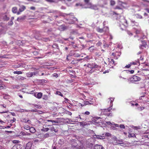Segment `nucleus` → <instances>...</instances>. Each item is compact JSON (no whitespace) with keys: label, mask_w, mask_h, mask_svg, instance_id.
<instances>
[{"label":"nucleus","mask_w":149,"mask_h":149,"mask_svg":"<svg viewBox=\"0 0 149 149\" xmlns=\"http://www.w3.org/2000/svg\"><path fill=\"white\" fill-rule=\"evenodd\" d=\"M72 14V13H70L69 14L63 13L61 14V15L64 17L69 16L70 18L68 19H67V22L66 23L69 24H73L76 23V22L77 21V19L75 17H74Z\"/></svg>","instance_id":"1"},{"label":"nucleus","mask_w":149,"mask_h":149,"mask_svg":"<svg viewBox=\"0 0 149 149\" xmlns=\"http://www.w3.org/2000/svg\"><path fill=\"white\" fill-rule=\"evenodd\" d=\"M112 107V104L111 106H110L107 109H102L101 113L102 114L108 116H112V114L111 113H110V111L111 110Z\"/></svg>","instance_id":"2"},{"label":"nucleus","mask_w":149,"mask_h":149,"mask_svg":"<svg viewBox=\"0 0 149 149\" xmlns=\"http://www.w3.org/2000/svg\"><path fill=\"white\" fill-rule=\"evenodd\" d=\"M84 66H86L88 67L91 68L92 69L93 68H100V66L99 65H97L95 63L89 64L87 65H85Z\"/></svg>","instance_id":"3"},{"label":"nucleus","mask_w":149,"mask_h":149,"mask_svg":"<svg viewBox=\"0 0 149 149\" xmlns=\"http://www.w3.org/2000/svg\"><path fill=\"white\" fill-rule=\"evenodd\" d=\"M120 26H123L125 27H126L127 25V20L123 17V18L121 19L120 21Z\"/></svg>","instance_id":"4"},{"label":"nucleus","mask_w":149,"mask_h":149,"mask_svg":"<svg viewBox=\"0 0 149 149\" xmlns=\"http://www.w3.org/2000/svg\"><path fill=\"white\" fill-rule=\"evenodd\" d=\"M140 45L139 48L140 49H143L144 48L146 47L147 43L145 40H142L141 41V43H140Z\"/></svg>","instance_id":"5"},{"label":"nucleus","mask_w":149,"mask_h":149,"mask_svg":"<svg viewBox=\"0 0 149 149\" xmlns=\"http://www.w3.org/2000/svg\"><path fill=\"white\" fill-rule=\"evenodd\" d=\"M19 11L17 13V15H19L24 10L26 9V7L24 5H21L19 6Z\"/></svg>","instance_id":"6"},{"label":"nucleus","mask_w":149,"mask_h":149,"mask_svg":"<svg viewBox=\"0 0 149 149\" xmlns=\"http://www.w3.org/2000/svg\"><path fill=\"white\" fill-rule=\"evenodd\" d=\"M12 149H24V147L22 145L17 144L14 146Z\"/></svg>","instance_id":"7"},{"label":"nucleus","mask_w":149,"mask_h":149,"mask_svg":"<svg viewBox=\"0 0 149 149\" xmlns=\"http://www.w3.org/2000/svg\"><path fill=\"white\" fill-rule=\"evenodd\" d=\"M118 139L115 136H113L111 137V141L112 144L113 145H116L117 144Z\"/></svg>","instance_id":"8"},{"label":"nucleus","mask_w":149,"mask_h":149,"mask_svg":"<svg viewBox=\"0 0 149 149\" xmlns=\"http://www.w3.org/2000/svg\"><path fill=\"white\" fill-rule=\"evenodd\" d=\"M140 78L135 75L133 76L130 78L131 81H138L140 80Z\"/></svg>","instance_id":"9"},{"label":"nucleus","mask_w":149,"mask_h":149,"mask_svg":"<svg viewBox=\"0 0 149 149\" xmlns=\"http://www.w3.org/2000/svg\"><path fill=\"white\" fill-rule=\"evenodd\" d=\"M42 93L36 92L34 93V95L35 97L38 99H40L42 97Z\"/></svg>","instance_id":"10"},{"label":"nucleus","mask_w":149,"mask_h":149,"mask_svg":"<svg viewBox=\"0 0 149 149\" xmlns=\"http://www.w3.org/2000/svg\"><path fill=\"white\" fill-rule=\"evenodd\" d=\"M36 74V72H29L26 73V76L28 77H31L33 75H35Z\"/></svg>","instance_id":"11"},{"label":"nucleus","mask_w":149,"mask_h":149,"mask_svg":"<svg viewBox=\"0 0 149 149\" xmlns=\"http://www.w3.org/2000/svg\"><path fill=\"white\" fill-rule=\"evenodd\" d=\"M94 149H104V148L101 145L96 144L94 146Z\"/></svg>","instance_id":"12"},{"label":"nucleus","mask_w":149,"mask_h":149,"mask_svg":"<svg viewBox=\"0 0 149 149\" xmlns=\"http://www.w3.org/2000/svg\"><path fill=\"white\" fill-rule=\"evenodd\" d=\"M118 4L120 6L122 9L125 8V6L126 5V4L125 3L120 1L118 2Z\"/></svg>","instance_id":"13"},{"label":"nucleus","mask_w":149,"mask_h":149,"mask_svg":"<svg viewBox=\"0 0 149 149\" xmlns=\"http://www.w3.org/2000/svg\"><path fill=\"white\" fill-rule=\"evenodd\" d=\"M32 146V143L31 142H28L26 145L25 149H31Z\"/></svg>","instance_id":"14"},{"label":"nucleus","mask_w":149,"mask_h":149,"mask_svg":"<svg viewBox=\"0 0 149 149\" xmlns=\"http://www.w3.org/2000/svg\"><path fill=\"white\" fill-rule=\"evenodd\" d=\"M104 134H103L102 136L95 135V138L98 139H105V136H104Z\"/></svg>","instance_id":"15"},{"label":"nucleus","mask_w":149,"mask_h":149,"mask_svg":"<svg viewBox=\"0 0 149 149\" xmlns=\"http://www.w3.org/2000/svg\"><path fill=\"white\" fill-rule=\"evenodd\" d=\"M21 121L22 122H24L26 123L27 122H28L30 123L31 122L30 120L29 119H26L25 118H22L21 120Z\"/></svg>","instance_id":"16"},{"label":"nucleus","mask_w":149,"mask_h":149,"mask_svg":"<svg viewBox=\"0 0 149 149\" xmlns=\"http://www.w3.org/2000/svg\"><path fill=\"white\" fill-rule=\"evenodd\" d=\"M96 30L97 32L100 33L104 32V30L103 29H100L98 27L97 28Z\"/></svg>","instance_id":"17"},{"label":"nucleus","mask_w":149,"mask_h":149,"mask_svg":"<svg viewBox=\"0 0 149 149\" xmlns=\"http://www.w3.org/2000/svg\"><path fill=\"white\" fill-rule=\"evenodd\" d=\"M90 8L93 9L95 10H97L98 9V7L96 5H92L90 7Z\"/></svg>","instance_id":"18"},{"label":"nucleus","mask_w":149,"mask_h":149,"mask_svg":"<svg viewBox=\"0 0 149 149\" xmlns=\"http://www.w3.org/2000/svg\"><path fill=\"white\" fill-rule=\"evenodd\" d=\"M17 9L16 7H13L12 9V12L14 13H17Z\"/></svg>","instance_id":"19"},{"label":"nucleus","mask_w":149,"mask_h":149,"mask_svg":"<svg viewBox=\"0 0 149 149\" xmlns=\"http://www.w3.org/2000/svg\"><path fill=\"white\" fill-rule=\"evenodd\" d=\"M130 64L131 65H140V62H139L138 61H136L135 62H132L130 63Z\"/></svg>","instance_id":"20"},{"label":"nucleus","mask_w":149,"mask_h":149,"mask_svg":"<svg viewBox=\"0 0 149 149\" xmlns=\"http://www.w3.org/2000/svg\"><path fill=\"white\" fill-rule=\"evenodd\" d=\"M25 16L20 17H18L17 19V20L18 21H21V20L24 19Z\"/></svg>","instance_id":"21"},{"label":"nucleus","mask_w":149,"mask_h":149,"mask_svg":"<svg viewBox=\"0 0 149 149\" xmlns=\"http://www.w3.org/2000/svg\"><path fill=\"white\" fill-rule=\"evenodd\" d=\"M29 130L30 132L32 133H34L36 131L35 129L33 127H30Z\"/></svg>","instance_id":"22"},{"label":"nucleus","mask_w":149,"mask_h":149,"mask_svg":"<svg viewBox=\"0 0 149 149\" xmlns=\"http://www.w3.org/2000/svg\"><path fill=\"white\" fill-rule=\"evenodd\" d=\"M108 59L109 60V62L110 64H114V65L116 64L115 63L113 59H109V58H108Z\"/></svg>","instance_id":"23"},{"label":"nucleus","mask_w":149,"mask_h":149,"mask_svg":"<svg viewBox=\"0 0 149 149\" xmlns=\"http://www.w3.org/2000/svg\"><path fill=\"white\" fill-rule=\"evenodd\" d=\"M135 16H136V17L138 19H142L143 17L141 15H140L137 14H136L135 15Z\"/></svg>","instance_id":"24"},{"label":"nucleus","mask_w":149,"mask_h":149,"mask_svg":"<svg viewBox=\"0 0 149 149\" xmlns=\"http://www.w3.org/2000/svg\"><path fill=\"white\" fill-rule=\"evenodd\" d=\"M103 29L104 30V32H108L109 31V28L107 26L104 27Z\"/></svg>","instance_id":"25"},{"label":"nucleus","mask_w":149,"mask_h":149,"mask_svg":"<svg viewBox=\"0 0 149 149\" xmlns=\"http://www.w3.org/2000/svg\"><path fill=\"white\" fill-rule=\"evenodd\" d=\"M128 137L129 138L130 137H136V135H135V134H131V133H129V135H128Z\"/></svg>","instance_id":"26"},{"label":"nucleus","mask_w":149,"mask_h":149,"mask_svg":"<svg viewBox=\"0 0 149 149\" xmlns=\"http://www.w3.org/2000/svg\"><path fill=\"white\" fill-rule=\"evenodd\" d=\"M91 58V57L89 56H87L86 57L84 58V61H88V60Z\"/></svg>","instance_id":"27"},{"label":"nucleus","mask_w":149,"mask_h":149,"mask_svg":"<svg viewBox=\"0 0 149 149\" xmlns=\"http://www.w3.org/2000/svg\"><path fill=\"white\" fill-rule=\"evenodd\" d=\"M111 134L107 132L105 134H104V136H105H105L107 137H110L111 136Z\"/></svg>","instance_id":"28"},{"label":"nucleus","mask_w":149,"mask_h":149,"mask_svg":"<svg viewBox=\"0 0 149 149\" xmlns=\"http://www.w3.org/2000/svg\"><path fill=\"white\" fill-rule=\"evenodd\" d=\"M117 144H123V140L122 139H118Z\"/></svg>","instance_id":"29"},{"label":"nucleus","mask_w":149,"mask_h":149,"mask_svg":"<svg viewBox=\"0 0 149 149\" xmlns=\"http://www.w3.org/2000/svg\"><path fill=\"white\" fill-rule=\"evenodd\" d=\"M13 73L15 74H22V72L20 71H15L13 72Z\"/></svg>","instance_id":"30"},{"label":"nucleus","mask_w":149,"mask_h":149,"mask_svg":"<svg viewBox=\"0 0 149 149\" xmlns=\"http://www.w3.org/2000/svg\"><path fill=\"white\" fill-rule=\"evenodd\" d=\"M110 100V106H111V104H113L112 102L113 101L114 98H110L109 99Z\"/></svg>","instance_id":"31"},{"label":"nucleus","mask_w":149,"mask_h":149,"mask_svg":"<svg viewBox=\"0 0 149 149\" xmlns=\"http://www.w3.org/2000/svg\"><path fill=\"white\" fill-rule=\"evenodd\" d=\"M24 129L26 130H29L30 129V127L27 125H24Z\"/></svg>","instance_id":"32"},{"label":"nucleus","mask_w":149,"mask_h":149,"mask_svg":"<svg viewBox=\"0 0 149 149\" xmlns=\"http://www.w3.org/2000/svg\"><path fill=\"white\" fill-rule=\"evenodd\" d=\"M56 95H60L62 97L63 96V95L60 91H56Z\"/></svg>","instance_id":"33"},{"label":"nucleus","mask_w":149,"mask_h":149,"mask_svg":"<svg viewBox=\"0 0 149 149\" xmlns=\"http://www.w3.org/2000/svg\"><path fill=\"white\" fill-rule=\"evenodd\" d=\"M146 93H143L141 94V96L139 98L140 100L142 99V98L144 97L145 96Z\"/></svg>","instance_id":"34"},{"label":"nucleus","mask_w":149,"mask_h":149,"mask_svg":"<svg viewBox=\"0 0 149 149\" xmlns=\"http://www.w3.org/2000/svg\"><path fill=\"white\" fill-rule=\"evenodd\" d=\"M115 9H118L120 10H122L121 8L120 7V6L118 4V6H116V7L114 8Z\"/></svg>","instance_id":"35"},{"label":"nucleus","mask_w":149,"mask_h":149,"mask_svg":"<svg viewBox=\"0 0 149 149\" xmlns=\"http://www.w3.org/2000/svg\"><path fill=\"white\" fill-rule=\"evenodd\" d=\"M110 4L111 6H113L115 4V2L114 1L111 0L110 1Z\"/></svg>","instance_id":"36"},{"label":"nucleus","mask_w":149,"mask_h":149,"mask_svg":"<svg viewBox=\"0 0 149 149\" xmlns=\"http://www.w3.org/2000/svg\"><path fill=\"white\" fill-rule=\"evenodd\" d=\"M131 22L136 26H137L139 25L138 23L137 22H136L134 21H132Z\"/></svg>","instance_id":"37"},{"label":"nucleus","mask_w":149,"mask_h":149,"mask_svg":"<svg viewBox=\"0 0 149 149\" xmlns=\"http://www.w3.org/2000/svg\"><path fill=\"white\" fill-rule=\"evenodd\" d=\"M59 29L60 31H62L64 30L65 28L63 27V26H60Z\"/></svg>","instance_id":"38"},{"label":"nucleus","mask_w":149,"mask_h":149,"mask_svg":"<svg viewBox=\"0 0 149 149\" xmlns=\"http://www.w3.org/2000/svg\"><path fill=\"white\" fill-rule=\"evenodd\" d=\"M19 86H16V85H13L12 86V88H19Z\"/></svg>","instance_id":"39"},{"label":"nucleus","mask_w":149,"mask_h":149,"mask_svg":"<svg viewBox=\"0 0 149 149\" xmlns=\"http://www.w3.org/2000/svg\"><path fill=\"white\" fill-rule=\"evenodd\" d=\"M126 72L127 73L130 72L131 74H133L134 73V70H127Z\"/></svg>","instance_id":"40"},{"label":"nucleus","mask_w":149,"mask_h":149,"mask_svg":"<svg viewBox=\"0 0 149 149\" xmlns=\"http://www.w3.org/2000/svg\"><path fill=\"white\" fill-rule=\"evenodd\" d=\"M90 102H88V101H86L85 102V103L86 104V105L89 104H93V102H92L91 101H90Z\"/></svg>","instance_id":"41"},{"label":"nucleus","mask_w":149,"mask_h":149,"mask_svg":"<svg viewBox=\"0 0 149 149\" xmlns=\"http://www.w3.org/2000/svg\"><path fill=\"white\" fill-rule=\"evenodd\" d=\"M49 133H47L44 135V137L45 138H47L49 137Z\"/></svg>","instance_id":"42"},{"label":"nucleus","mask_w":149,"mask_h":149,"mask_svg":"<svg viewBox=\"0 0 149 149\" xmlns=\"http://www.w3.org/2000/svg\"><path fill=\"white\" fill-rule=\"evenodd\" d=\"M16 120V119L14 118H13V119L12 120H10V122L11 123H13Z\"/></svg>","instance_id":"43"},{"label":"nucleus","mask_w":149,"mask_h":149,"mask_svg":"<svg viewBox=\"0 0 149 149\" xmlns=\"http://www.w3.org/2000/svg\"><path fill=\"white\" fill-rule=\"evenodd\" d=\"M4 85L2 84H0V90L3 89Z\"/></svg>","instance_id":"44"},{"label":"nucleus","mask_w":149,"mask_h":149,"mask_svg":"<svg viewBox=\"0 0 149 149\" xmlns=\"http://www.w3.org/2000/svg\"><path fill=\"white\" fill-rule=\"evenodd\" d=\"M43 99L47 100L48 98V96L47 95H44L43 98Z\"/></svg>","instance_id":"45"},{"label":"nucleus","mask_w":149,"mask_h":149,"mask_svg":"<svg viewBox=\"0 0 149 149\" xmlns=\"http://www.w3.org/2000/svg\"><path fill=\"white\" fill-rule=\"evenodd\" d=\"M9 97L10 96L8 95H5L4 96L3 98L5 99H7L9 98Z\"/></svg>","instance_id":"46"},{"label":"nucleus","mask_w":149,"mask_h":149,"mask_svg":"<svg viewBox=\"0 0 149 149\" xmlns=\"http://www.w3.org/2000/svg\"><path fill=\"white\" fill-rule=\"evenodd\" d=\"M119 127H120L121 128H123V129H125V126H124V125H122V124L120 125L119 126Z\"/></svg>","instance_id":"47"},{"label":"nucleus","mask_w":149,"mask_h":149,"mask_svg":"<svg viewBox=\"0 0 149 149\" xmlns=\"http://www.w3.org/2000/svg\"><path fill=\"white\" fill-rule=\"evenodd\" d=\"M48 3H51L53 2L54 1L53 0H45Z\"/></svg>","instance_id":"48"},{"label":"nucleus","mask_w":149,"mask_h":149,"mask_svg":"<svg viewBox=\"0 0 149 149\" xmlns=\"http://www.w3.org/2000/svg\"><path fill=\"white\" fill-rule=\"evenodd\" d=\"M131 65V64L130 63V64L126 65L125 66V68H129L130 67V66Z\"/></svg>","instance_id":"49"},{"label":"nucleus","mask_w":149,"mask_h":149,"mask_svg":"<svg viewBox=\"0 0 149 149\" xmlns=\"http://www.w3.org/2000/svg\"><path fill=\"white\" fill-rule=\"evenodd\" d=\"M20 112H28L29 111H28V110H24L23 109H21L20 110Z\"/></svg>","instance_id":"50"},{"label":"nucleus","mask_w":149,"mask_h":149,"mask_svg":"<svg viewBox=\"0 0 149 149\" xmlns=\"http://www.w3.org/2000/svg\"><path fill=\"white\" fill-rule=\"evenodd\" d=\"M74 56L76 57H78L80 56V55L79 54H74Z\"/></svg>","instance_id":"51"},{"label":"nucleus","mask_w":149,"mask_h":149,"mask_svg":"<svg viewBox=\"0 0 149 149\" xmlns=\"http://www.w3.org/2000/svg\"><path fill=\"white\" fill-rule=\"evenodd\" d=\"M52 31V29H46L45 30V31H47L48 33H49V32H50Z\"/></svg>","instance_id":"52"},{"label":"nucleus","mask_w":149,"mask_h":149,"mask_svg":"<svg viewBox=\"0 0 149 149\" xmlns=\"http://www.w3.org/2000/svg\"><path fill=\"white\" fill-rule=\"evenodd\" d=\"M43 131L45 132H47L49 130V129L48 128H46L43 129Z\"/></svg>","instance_id":"53"},{"label":"nucleus","mask_w":149,"mask_h":149,"mask_svg":"<svg viewBox=\"0 0 149 149\" xmlns=\"http://www.w3.org/2000/svg\"><path fill=\"white\" fill-rule=\"evenodd\" d=\"M0 106H1V107H3V108H6V105L3 104H0Z\"/></svg>","instance_id":"54"},{"label":"nucleus","mask_w":149,"mask_h":149,"mask_svg":"<svg viewBox=\"0 0 149 149\" xmlns=\"http://www.w3.org/2000/svg\"><path fill=\"white\" fill-rule=\"evenodd\" d=\"M127 34L130 36H132L133 35L132 33L130 32V31H127Z\"/></svg>","instance_id":"55"},{"label":"nucleus","mask_w":149,"mask_h":149,"mask_svg":"<svg viewBox=\"0 0 149 149\" xmlns=\"http://www.w3.org/2000/svg\"><path fill=\"white\" fill-rule=\"evenodd\" d=\"M90 112L88 111H86L84 113V114L89 115L90 114Z\"/></svg>","instance_id":"56"},{"label":"nucleus","mask_w":149,"mask_h":149,"mask_svg":"<svg viewBox=\"0 0 149 149\" xmlns=\"http://www.w3.org/2000/svg\"><path fill=\"white\" fill-rule=\"evenodd\" d=\"M66 113L67 114H68L69 115H71L72 114V113H71V112L69 111H67Z\"/></svg>","instance_id":"57"},{"label":"nucleus","mask_w":149,"mask_h":149,"mask_svg":"<svg viewBox=\"0 0 149 149\" xmlns=\"http://www.w3.org/2000/svg\"><path fill=\"white\" fill-rule=\"evenodd\" d=\"M35 90H33V91H30L29 92V93L30 94H33V93H35Z\"/></svg>","instance_id":"58"},{"label":"nucleus","mask_w":149,"mask_h":149,"mask_svg":"<svg viewBox=\"0 0 149 149\" xmlns=\"http://www.w3.org/2000/svg\"><path fill=\"white\" fill-rule=\"evenodd\" d=\"M106 123L108 125H111L112 124H113L112 123L110 122L109 121V122H106Z\"/></svg>","instance_id":"59"},{"label":"nucleus","mask_w":149,"mask_h":149,"mask_svg":"<svg viewBox=\"0 0 149 149\" xmlns=\"http://www.w3.org/2000/svg\"><path fill=\"white\" fill-rule=\"evenodd\" d=\"M33 54L35 55H36L38 54V53L36 51H35L33 52Z\"/></svg>","instance_id":"60"},{"label":"nucleus","mask_w":149,"mask_h":149,"mask_svg":"<svg viewBox=\"0 0 149 149\" xmlns=\"http://www.w3.org/2000/svg\"><path fill=\"white\" fill-rule=\"evenodd\" d=\"M52 123H58V121L55 120H52Z\"/></svg>","instance_id":"61"},{"label":"nucleus","mask_w":149,"mask_h":149,"mask_svg":"<svg viewBox=\"0 0 149 149\" xmlns=\"http://www.w3.org/2000/svg\"><path fill=\"white\" fill-rule=\"evenodd\" d=\"M84 84L85 85H90L91 84L90 83H88L87 82L85 83H84Z\"/></svg>","instance_id":"62"},{"label":"nucleus","mask_w":149,"mask_h":149,"mask_svg":"<svg viewBox=\"0 0 149 149\" xmlns=\"http://www.w3.org/2000/svg\"><path fill=\"white\" fill-rule=\"evenodd\" d=\"M8 112V111H1V112H0V113H7Z\"/></svg>","instance_id":"63"},{"label":"nucleus","mask_w":149,"mask_h":149,"mask_svg":"<svg viewBox=\"0 0 149 149\" xmlns=\"http://www.w3.org/2000/svg\"><path fill=\"white\" fill-rule=\"evenodd\" d=\"M140 32V31L139 30H137L136 31V34H138Z\"/></svg>","instance_id":"64"}]
</instances>
